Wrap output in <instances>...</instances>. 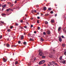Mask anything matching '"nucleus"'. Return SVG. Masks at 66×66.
Masks as SVG:
<instances>
[{"label":"nucleus","mask_w":66,"mask_h":66,"mask_svg":"<svg viewBox=\"0 0 66 66\" xmlns=\"http://www.w3.org/2000/svg\"><path fill=\"white\" fill-rule=\"evenodd\" d=\"M39 54L40 56H42V55L43 54V53H42V50H39Z\"/></svg>","instance_id":"nucleus-1"},{"label":"nucleus","mask_w":66,"mask_h":66,"mask_svg":"<svg viewBox=\"0 0 66 66\" xmlns=\"http://www.w3.org/2000/svg\"><path fill=\"white\" fill-rule=\"evenodd\" d=\"M45 62V61L43 60L42 61H41L39 62V64L40 65H41V64H44Z\"/></svg>","instance_id":"nucleus-2"},{"label":"nucleus","mask_w":66,"mask_h":66,"mask_svg":"<svg viewBox=\"0 0 66 66\" xmlns=\"http://www.w3.org/2000/svg\"><path fill=\"white\" fill-rule=\"evenodd\" d=\"M36 60V58H34L32 59V60L33 63H34L35 62V61Z\"/></svg>","instance_id":"nucleus-3"},{"label":"nucleus","mask_w":66,"mask_h":66,"mask_svg":"<svg viewBox=\"0 0 66 66\" xmlns=\"http://www.w3.org/2000/svg\"><path fill=\"white\" fill-rule=\"evenodd\" d=\"M52 63L53 64L55 65H57V63L55 62L54 61H52Z\"/></svg>","instance_id":"nucleus-4"},{"label":"nucleus","mask_w":66,"mask_h":66,"mask_svg":"<svg viewBox=\"0 0 66 66\" xmlns=\"http://www.w3.org/2000/svg\"><path fill=\"white\" fill-rule=\"evenodd\" d=\"M59 41L60 42H62V38H61V37H59Z\"/></svg>","instance_id":"nucleus-5"},{"label":"nucleus","mask_w":66,"mask_h":66,"mask_svg":"<svg viewBox=\"0 0 66 66\" xmlns=\"http://www.w3.org/2000/svg\"><path fill=\"white\" fill-rule=\"evenodd\" d=\"M6 5L5 4L4 5H2V7H3V8H5V7H6Z\"/></svg>","instance_id":"nucleus-6"},{"label":"nucleus","mask_w":66,"mask_h":66,"mask_svg":"<svg viewBox=\"0 0 66 66\" xmlns=\"http://www.w3.org/2000/svg\"><path fill=\"white\" fill-rule=\"evenodd\" d=\"M47 34H50V31H48L47 32Z\"/></svg>","instance_id":"nucleus-7"},{"label":"nucleus","mask_w":66,"mask_h":66,"mask_svg":"<svg viewBox=\"0 0 66 66\" xmlns=\"http://www.w3.org/2000/svg\"><path fill=\"white\" fill-rule=\"evenodd\" d=\"M63 31L65 32V33H66V27L63 29Z\"/></svg>","instance_id":"nucleus-8"},{"label":"nucleus","mask_w":66,"mask_h":66,"mask_svg":"<svg viewBox=\"0 0 66 66\" xmlns=\"http://www.w3.org/2000/svg\"><path fill=\"white\" fill-rule=\"evenodd\" d=\"M3 60L4 62H5L6 61V60L5 58H3Z\"/></svg>","instance_id":"nucleus-9"},{"label":"nucleus","mask_w":66,"mask_h":66,"mask_svg":"<svg viewBox=\"0 0 66 66\" xmlns=\"http://www.w3.org/2000/svg\"><path fill=\"white\" fill-rule=\"evenodd\" d=\"M61 27H59V28H58V31H60L61 30Z\"/></svg>","instance_id":"nucleus-10"},{"label":"nucleus","mask_w":66,"mask_h":66,"mask_svg":"<svg viewBox=\"0 0 66 66\" xmlns=\"http://www.w3.org/2000/svg\"><path fill=\"white\" fill-rule=\"evenodd\" d=\"M52 23H53L54 22V20H53L52 19L51 21Z\"/></svg>","instance_id":"nucleus-11"},{"label":"nucleus","mask_w":66,"mask_h":66,"mask_svg":"<svg viewBox=\"0 0 66 66\" xmlns=\"http://www.w3.org/2000/svg\"><path fill=\"white\" fill-rule=\"evenodd\" d=\"M43 10L45 11L46 10H47V8H46V7H43Z\"/></svg>","instance_id":"nucleus-12"},{"label":"nucleus","mask_w":66,"mask_h":66,"mask_svg":"<svg viewBox=\"0 0 66 66\" xmlns=\"http://www.w3.org/2000/svg\"><path fill=\"white\" fill-rule=\"evenodd\" d=\"M10 10H11V9L9 8L6 10V11L7 12H9Z\"/></svg>","instance_id":"nucleus-13"},{"label":"nucleus","mask_w":66,"mask_h":66,"mask_svg":"<svg viewBox=\"0 0 66 66\" xmlns=\"http://www.w3.org/2000/svg\"><path fill=\"white\" fill-rule=\"evenodd\" d=\"M0 23H4V22H2V21H0ZM1 25H2V24H0V26H1Z\"/></svg>","instance_id":"nucleus-14"},{"label":"nucleus","mask_w":66,"mask_h":66,"mask_svg":"<svg viewBox=\"0 0 66 66\" xmlns=\"http://www.w3.org/2000/svg\"><path fill=\"white\" fill-rule=\"evenodd\" d=\"M23 44L24 45H26L27 44V43L26 42H24L23 43Z\"/></svg>","instance_id":"nucleus-15"},{"label":"nucleus","mask_w":66,"mask_h":66,"mask_svg":"<svg viewBox=\"0 0 66 66\" xmlns=\"http://www.w3.org/2000/svg\"><path fill=\"white\" fill-rule=\"evenodd\" d=\"M65 60H64L63 62H62V63L63 64H65Z\"/></svg>","instance_id":"nucleus-16"},{"label":"nucleus","mask_w":66,"mask_h":66,"mask_svg":"<svg viewBox=\"0 0 66 66\" xmlns=\"http://www.w3.org/2000/svg\"><path fill=\"white\" fill-rule=\"evenodd\" d=\"M6 46L7 47H10V45L9 44H7L6 45Z\"/></svg>","instance_id":"nucleus-17"},{"label":"nucleus","mask_w":66,"mask_h":66,"mask_svg":"<svg viewBox=\"0 0 66 66\" xmlns=\"http://www.w3.org/2000/svg\"><path fill=\"white\" fill-rule=\"evenodd\" d=\"M62 46L63 47H65V44H62Z\"/></svg>","instance_id":"nucleus-18"},{"label":"nucleus","mask_w":66,"mask_h":66,"mask_svg":"<svg viewBox=\"0 0 66 66\" xmlns=\"http://www.w3.org/2000/svg\"><path fill=\"white\" fill-rule=\"evenodd\" d=\"M30 41H31V40H32V41H34V40L33 39H31V38H30Z\"/></svg>","instance_id":"nucleus-19"},{"label":"nucleus","mask_w":66,"mask_h":66,"mask_svg":"<svg viewBox=\"0 0 66 66\" xmlns=\"http://www.w3.org/2000/svg\"><path fill=\"white\" fill-rule=\"evenodd\" d=\"M48 10H49V11H51L52 9H51V8H49L48 9Z\"/></svg>","instance_id":"nucleus-20"},{"label":"nucleus","mask_w":66,"mask_h":66,"mask_svg":"<svg viewBox=\"0 0 66 66\" xmlns=\"http://www.w3.org/2000/svg\"><path fill=\"white\" fill-rule=\"evenodd\" d=\"M48 22H47V21H46L45 22V24H48Z\"/></svg>","instance_id":"nucleus-21"},{"label":"nucleus","mask_w":66,"mask_h":66,"mask_svg":"<svg viewBox=\"0 0 66 66\" xmlns=\"http://www.w3.org/2000/svg\"><path fill=\"white\" fill-rule=\"evenodd\" d=\"M13 5H14L13 4H11L10 5V6L11 7L13 6Z\"/></svg>","instance_id":"nucleus-22"},{"label":"nucleus","mask_w":66,"mask_h":66,"mask_svg":"<svg viewBox=\"0 0 66 66\" xmlns=\"http://www.w3.org/2000/svg\"><path fill=\"white\" fill-rule=\"evenodd\" d=\"M40 41L41 42H43V41H44V39H43L42 38H41Z\"/></svg>","instance_id":"nucleus-23"},{"label":"nucleus","mask_w":66,"mask_h":66,"mask_svg":"<svg viewBox=\"0 0 66 66\" xmlns=\"http://www.w3.org/2000/svg\"><path fill=\"white\" fill-rule=\"evenodd\" d=\"M21 39H23V36H21Z\"/></svg>","instance_id":"nucleus-24"},{"label":"nucleus","mask_w":66,"mask_h":66,"mask_svg":"<svg viewBox=\"0 0 66 66\" xmlns=\"http://www.w3.org/2000/svg\"><path fill=\"white\" fill-rule=\"evenodd\" d=\"M18 61H16L15 63V65H16V64H18Z\"/></svg>","instance_id":"nucleus-25"},{"label":"nucleus","mask_w":66,"mask_h":66,"mask_svg":"<svg viewBox=\"0 0 66 66\" xmlns=\"http://www.w3.org/2000/svg\"><path fill=\"white\" fill-rule=\"evenodd\" d=\"M65 50V52L64 53V54L65 55H66V50Z\"/></svg>","instance_id":"nucleus-26"},{"label":"nucleus","mask_w":66,"mask_h":66,"mask_svg":"<svg viewBox=\"0 0 66 66\" xmlns=\"http://www.w3.org/2000/svg\"><path fill=\"white\" fill-rule=\"evenodd\" d=\"M62 59V57H60L59 58V60H61Z\"/></svg>","instance_id":"nucleus-27"},{"label":"nucleus","mask_w":66,"mask_h":66,"mask_svg":"<svg viewBox=\"0 0 66 66\" xmlns=\"http://www.w3.org/2000/svg\"><path fill=\"white\" fill-rule=\"evenodd\" d=\"M50 57H51V58H52V57H53V56H52V55L50 56Z\"/></svg>","instance_id":"nucleus-28"},{"label":"nucleus","mask_w":66,"mask_h":66,"mask_svg":"<svg viewBox=\"0 0 66 66\" xmlns=\"http://www.w3.org/2000/svg\"><path fill=\"white\" fill-rule=\"evenodd\" d=\"M49 14H47L45 15L46 16H48L49 15Z\"/></svg>","instance_id":"nucleus-29"},{"label":"nucleus","mask_w":66,"mask_h":66,"mask_svg":"<svg viewBox=\"0 0 66 66\" xmlns=\"http://www.w3.org/2000/svg\"><path fill=\"white\" fill-rule=\"evenodd\" d=\"M10 30H11L10 29H8L7 30V31L8 32H10Z\"/></svg>","instance_id":"nucleus-30"},{"label":"nucleus","mask_w":66,"mask_h":66,"mask_svg":"<svg viewBox=\"0 0 66 66\" xmlns=\"http://www.w3.org/2000/svg\"><path fill=\"white\" fill-rule=\"evenodd\" d=\"M51 14H53V12L52 11L50 12Z\"/></svg>","instance_id":"nucleus-31"},{"label":"nucleus","mask_w":66,"mask_h":66,"mask_svg":"<svg viewBox=\"0 0 66 66\" xmlns=\"http://www.w3.org/2000/svg\"><path fill=\"white\" fill-rule=\"evenodd\" d=\"M61 37H62V38H64V37L63 35L61 36Z\"/></svg>","instance_id":"nucleus-32"},{"label":"nucleus","mask_w":66,"mask_h":66,"mask_svg":"<svg viewBox=\"0 0 66 66\" xmlns=\"http://www.w3.org/2000/svg\"><path fill=\"white\" fill-rule=\"evenodd\" d=\"M12 47H16V45H15V46H14V45H12Z\"/></svg>","instance_id":"nucleus-33"},{"label":"nucleus","mask_w":66,"mask_h":66,"mask_svg":"<svg viewBox=\"0 0 66 66\" xmlns=\"http://www.w3.org/2000/svg\"><path fill=\"white\" fill-rule=\"evenodd\" d=\"M21 43V42H20V41H19V42H18V43L19 44H20Z\"/></svg>","instance_id":"nucleus-34"},{"label":"nucleus","mask_w":66,"mask_h":66,"mask_svg":"<svg viewBox=\"0 0 66 66\" xmlns=\"http://www.w3.org/2000/svg\"><path fill=\"white\" fill-rule=\"evenodd\" d=\"M2 36L1 35L0 36V39H1V38H2Z\"/></svg>","instance_id":"nucleus-35"},{"label":"nucleus","mask_w":66,"mask_h":66,"mask_svg":"<svg viewBox=\"0 0 66 66\" xmlns=\"http://www.w3.org/2000/svg\"><path fill=\"white\" fill-rule=\"evenodd\" d=\"M20 22H21L22 23V22H23V20H21L20 21Z\"/></svg>","instance_id":"nucleus-36"},{"label":"nucleus","mask_w":66,"mask_h":66,"mask_svg":"<svg viewBox=\"0 0 66 66\" xmlns=\"http://www.w3.org/2000/svg\"><path fill=\"white\" fill-rule=\"evenodd\" d=\"M34 12V10H32V11H31V13H33Z\"/></svg>","instance_id":"nucleus-37"},{"label":"nucleus","mask_w":66,"mask_h":66,"mask_svg":"<svg viewBox=\"0 0 66 66\" xmlns=\"http://www.w3.org/2000/svg\"><path fill=\"white\" fill-rule=\"evenodd\" d=\"M44 35H46V32H44L43 33Z\"/></svg>","instance_id":"nucleus-38"},{"label":"nucleus","mask_w":66,"mask_h":66,"mask_svg":"<svg viewBox=\"0 0 66 66\" xmlns=\"http://www.w3.org/2000/svg\"><path fill=\"white\" fill-rule=\"evenodd\" d=\"M42 58H45V57H46L45 56H43L42 57Z\"/></svg>","instance_id":"nucleus-39"},{"label":"nucleus","mask_w":66,"mask_h":66,"mask_svg":"<svg viewBox=\"0 0 66 66\" xmlns=\"http://www.w3.org/2000/svg\"><path fill=\"white\" fill-rule=\"evenodd\" d=\"M7 4H11V3L10 2H8L7 3Z\"/></svg>","instance_id":"nucleus-40"},{"label":"nucleus","mask_w":66,"mask_h":66,"mask_svg":"<svg viewBox=\"0 0 66 66\" xmlns=\"http://www.w3.org/2000/svg\"><path fill=\"white\" fill-rule=\"evenodd\" d=\"M13 26H11L10 28V29H12V28H13Z\"/></svg>","instance_id":"nucleus-41"},{"label":"nucleus","mask_w":66,"mask_h":66,"mask_svg":"<svg viewBox=\"0 0 66 66\" xmlns=\"http://www.w3.org/2000/svg\"><path fill=\"white\" fill-rule=\"evenodd\" d=\"M14 3H17V1L15 0Z\"/></svg>","instance_id":"nucleus-42"},{"label":"nucleus","mask_w":66,"mask_h":66,"mask_svg":"<svg viewBox=\"0 0 66 66\" xmlns=\"http://www.w3.org/2000/svg\"><path fill=\"white\" fill-rule=\"evenodd\" d=\"M4 15H5V14H2V16H4Z\"/></svg>","instance_id":"nucleus-43"},{"label":"nucleus","mask_w":66,"mask_h":66,"mask_svg":"<svg viewBox=\"0 0 66 66\" xmlns=\"http://www.w3.org/2000/svg\"><path fill=\"white\" fill-rule=\"evenodd\" d=\"M37 23H39V20H38L37 21Z\"/></svg>","instance_id":"nucleus-44"},{"label":"nucleus","mask_w":66,"mask_h":66,"mask_svg":"<svg viewBox=\"0 0 66 66\" xmlns=\"http://www.w3.org/2000/svg\"><path fill=\"white\" fill-rule=\"evenodd\" d=\"M40 28L39 27H38V30H40Z\"/></svg>","instance_id":"nucleus-45"},{"label":"nucleus","mask_w":66,"mask_h":66,"mask_svg":"<svg viewBox=\"0 0 66 66\" xmlns=\"http://www.w3.org/2000/svg\"><path fill=\"white\" fill-rule=\"evenodd\" d=\"M37 18L38 19H39L40 18L39 17V16H38V17H37Z\"/></svg>","instance_id":"nucleus-46"},{"label":"nucleus","mask_w":66,"mask_h":66,"mask_svg":"<svg viewBox=\"0 0 66 66\" xmlns=\"http://www.w3.org/2000/svg\"><path fill=\"white\" fill-rule=\"evenodd\" d=\"M24 28L27 29V27L25 26L24 27Z\"/></svg>","instance_id":"nucleus-47"},{"label":"nucleus","mask_w":66,"mask_h":66,"mask_svg":"<svg viewBox=\"0 0 66 66\" xmlns=\"http://www.w3.org/2000/svg\"><path fill=\"white\" fill-rule=\"evenodd\" d=\"M64 19L65 20H66V17H64Z\"/></svg>","instance_id":"nucleus-48"},{"label":"nucleus","mask_w":66,"mask_h":66,"mask_svg":"<svg viewBox=\"0 0 66 66\" xmlns=\"http://www.w3.org/2000/svg\"><path fill=\"white\" fill-rule=\"evenodd\" d=\"M50 65H52V63L50 62Z\"/></svg>","instance_id":"nucleus-49"},{"label":"nucleus","mask_w":66,"mask_h":66,"mask_svg":"<svg viewBox=\"0 0 66 66\" xmlns=\"http://www.w3.org/2000/svg\"><path fill=\"white\" fill-rule=\"evenodd\" d=\"M55 17H56V16H57V14H55Z\"/></svg>","instance_id":"nucleus-50"},{"label":"nucleus","mask_w":66,"mask_h":66,"mask_svg":"<svg viewBox=\"0 0 66 66\" xmlns=\"http://www.w3.org/2000/svg\"><path fill=\"white\" fill-rule=\"evenodd\" d=\"M16 23V26H18V24H17V23Z\"/></svg>","instance_id":"nucleus-51"},{"label":"nucleus","mask_w":66,"mask_h":66,"mask_svg":"<svg viewBox=\"0 0 66 66\" xmlns=\"http://www.w3.org/2000/svg\"><path fill=\"white\" fill-rule=\"evenodd\" d=\"M34 12H35V13H36V10H34Z\"/></svg>","instance_id":"nucleus-52"},{"label":"nucleus","mask_w":66,"mask_h":66,"mask_svg":"<svg viewBox=\"0 0 66 66\" xmlns=\"http://www.w3.org/2000/svg\"><path fill=\"white\" fill-rule=\"evenodd\" d=\"M33 27V25H31V27L32 28V27Z\"/></svg>","instance_id":"nucleus-53"},{"label":"nucleus","mask_w":66,"mask_h":66,"mask_svg":"<svg viewBox=\"0 0 66 66\" xmlns=\"http://www.w3.org/2000/svg\"><path fill=\"white\" fill-rule=\"evenodd\" d=\"M41 16H43V15H44V14H42V13H41Z\"/></svg>","instance_id":"nucleus-54"},{"label":"nucleus","mask_w":66,"mask_h":66,"mask_svg":"<svg viewBox=\"0 0 66 66\" xmlns=\"http://www.w3.org/2000/svg\"><path fill=\"white\" fill-rule=\"evenodd\" d=\"M34 33H36V31H34Z\"/></svg>","instance_id":"nucleus-55"},{"label":"nucleus","mask_w":66,"mask_h":66,"mask_svg":"<svg viewBox=\"0 0 66 66\" xmlns=\"http://www.w3.org/2000/svg\"><path fill=\"white\" fill-rule=\"evenodd\" d=\"M7 40H9V38L7 39Z\"/></svg>","instance_id":"nucleus-56"},{"label":"nucleus","mask_w":66,"mask_h":66,"mask_svg":"<svg viewBox=\"0 0 66 66\" xmlns=\"http://www.w3.org/2000/svg\"><path fill=\"white\" fill-rule=\"evenodd\" d=\"M1 5L0 4V7H1Z\"/></svg>","instance_id":"nucleus-57"},{"label":"nucleus","mask_w":66,"mask_h":66,"mask_svg":"<svg viewBox=\"0 0 66 66\" xmlns=\"http://www.w3.org/2000/svg\"><path fill=\"white\" fill-rule=\"evenodd\" d=\"M3 8L2 9V10H3Z\"/></svg>","instance_id":"nucleus-58"},{"label":"nucleus","mask_w":66,"mask_h":66,"mask_svg":"<svg viewBox=\"0 0 66 66\" xmlns=\"http://www.w3.org/2000/svg\"><path fill=\"white\" fill-rule=\"evenodd\" d=\"M27 24H29V23H26Z\"/></svg>","instance_id":"nucleus-59"},{"label":"nucleus","mask_w":66,"mask_h":66,"mask_svg":"<svg viewBox=\"0 0 66 66\" xmlns=\"http://www.w3.org/2000/svg\"><path fill=\"white\" fill-rule=\"evenodd\" d=\"M37 14H39V13H37Z\"/></svg>","instance_id":"nucleus-60"},{"label":"nucleus","mask_w":66,"mask_h":66,"mask_svg":"<svg viewBox=\"0 0 66 66\" xmlns=\"http://www.w3.org/2000/svg\"><path fill=\"white\" fill-rule=\"evenodd\" d=\"M26 20V18H25V20Z\"/></svg>","instance_id":"nucleus-61"},{"label":"nucleus","mask_w":66,"mask_h":66,"mask_svg":"<svg viewBox=\"0 0 66 66\" xmlns=\"http://www.w3.org/2000/svg\"><path fill=\"white\" fill-rule=\"evenodd\" d=\"M33 18H32V19H31V20H33Z\"/></svg>","instance_id":"nucleus-62"},{"label":"nucleus","mask_w":66,"mask_h":66,"mask_svg":"<svg viewBox=\"0 0 66 66\" xmlns=\"http://www.w3.org/2000/svg\"><path fill=\"white\" fill-rule=\"evenodd\" d=\"M1 1H3V0H1Z\"/></svg>","instance_id":"nucleus-63"},{"label":"nucleus","mask_w":66,"mask_h":66,"mask_svg":"<svg viewBox=\"0 0 66 66\" xmlns=\"http://www.w3.org/2000/svg\"><path fill=\"white\" fill-rule=\"evenodd\" d=\"M11 11H13V10H11Z\"/></svg>","instance_id":"nucleus-64"}]
</instances>
